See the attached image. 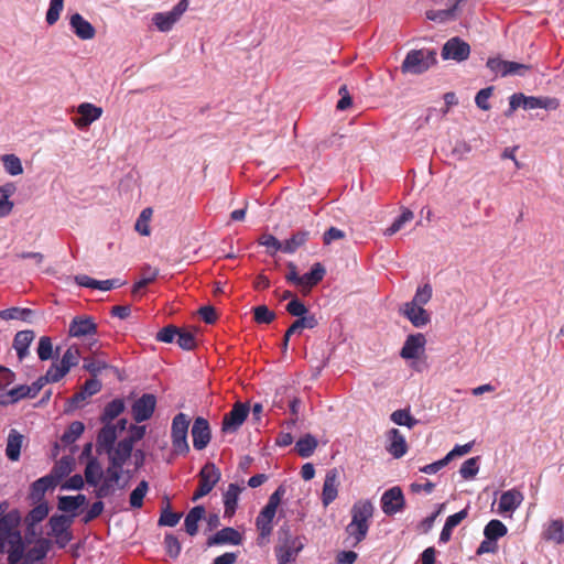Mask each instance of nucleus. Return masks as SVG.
I'll return each instance as SVG.
<instances>
[{"label": "nucleus", "instance_id": "63", "mask_svg": "<svg viewBox=\"0 0 564 564\" xmlns=\"http://www.w3.org/2000/svg\"><path fill=\"white\" fill-rule=\"evenodd\" d=\"M164 544H165L166 552L171 557L178 556L182 547H181V543H180L178 539L175 535L166 534L164 538Z\"/></svg>", "mask_w": 564, "mask_h": 564}, {"label": "nucleus", "instance_id": "12", "mask_svg": "<svg viewBox=\"0 0 564 564\" xmlns=\"http://www.w3.org/2000/svg\"><path fill=\"white\" fill-rule=\"evenodd\" d=\"M102 108L91 102H82L77 107L78 117L73 118V123L80 130L88 128L102 116Z\"/></svg>", "mask_w": 564, "mask_h": 564}, {"label": "nucleus", "instance_id": "26", "mask_svg": "<svg viewBox=\"0 0 564 564\" xmlns=\"http://www.w3.org/2000/svg\"><path fill=\"white\" fill-rule=\"evenodd\" d=\"M311 238V231L301 229L292 234V236L283 241V252L292 254L300 248L304 247Z\"/></svg>", "mask_w": 564, "mask_h": 564}, {"label": "nucleus", "instance_id": "19", "mask_svg": "<svg viewBox=\"0 0 564 564\" xmlns=\"http://www.w3.org/2000/svg\"><path fill=\"white\" fill-rule=\"evenodd\" d=\"M69 25L76 36L80 40H91L96 35L94 25L79 13L70 15Z\"/></svg>", "mask_w": 564, "mask_h": 564}, {"label": "nucleus", "instance_id": "1", "mask_svg": "<svg viewBox=\"0 0 564 564\" xmlns=\"http://www.w3.org/2000/svg\"><path fill=\"white\" fill-rule=\"evenodd\" d=\"M8 503H0V554L8 552L9 564H19L24 555V542L18 527V510L7 511Z\"/></svg>", "mask_w": 564, "mask_h": 564}, {"label": "nucleus", "instance_id": "53", "mask_svg": "<svg viewBox=\"0 0 564 564\" xmlns=\"http://www.w3.org/2000/svg\"><path fill=\"white\" fill-rule=\"evenodd\" d=\"M63 8H64V0H51L50 1V7L46 12V23L48 25H53L58 21L61 12L63 11Z\"/></svg>", "mask_w": 564, "mask_h": 564}, {"label": "nucleus", "instance_id": "27", "mask_svg": "<svg viewBox=\"0 0 564 564\" xmlns=\"http://www.w3.org/2000/svg\"><path fill=\"white\" fill-rule=\"evenodd\" d=\"M275 513L276 511L265 506L257 517L256 525L262 539H265L271 534L273 529L272 522Z\"/></svg>", "mask_w": 564, "mask_h": 564}, {"label": "nucleus", "instance_id": "21", "mask_svg": "<svg viewBox=\"0 0 564 564\" xmlns=\"http://www.w3.org/2000/svg\"><path fill=\"white\" fill-rule=\"evenodd\" d=\"M326 270L321 262L312 265L311 271L301 276L300 288L304 295L308 294L313 286L317 285L325 276Z\"/></svg>", "mask_w": 564, "mask_h": 564}, {"label": "nucleus", "instance_id": "47", "mask_svg": "<svg viewBox=\"0 0 564 564\" xmlns=\"http://www.w3.org/2000/svg\"><path fill=\"white\" fill-rule=\"evenodd\" d=\"M80 351L79 348L76 345L69 346L66 351L64 352L61 365L64 368H67V371L74 366H76L79 361Z\"/></svg>", "mask_w": 564, "mask_h": 564}, {"label": "nucleus", "instance_id": "44", "mask_svg": "<svg viewBox=\"0 0 564 564\" xmlns=\"http://www.w3.org/2000/svg\"><path fill=\"white\" fill-rule=\"evenodd\" d=\"M51 542L47 539H40L29 551L28 557L34 561H42L50 551Z\"/></svg>", "mask_w": 564, "mask_h": 564}, {"label": "nucleus", "instance_id": "32", "mask_svg": "<svg viewBox=\"0 0 564 564\" xmlns=\"http://www.w3.org/2000/svg\"><path fill=\"white\" fill-rule=\"evenodd\" d=\"M57 485V479L53 475L44 476L35 480L31 486V496L34 499H41L45 492Z\"/></svg>", "mask_w": 564, "mask_h": 564}, {"label": "nucleus", "instance_id": "30", "mask_svg": "<svg viewBox=\"0 0 564 564\" xmlns=\"http://www.w3.org/2000/svg\"><path fill=\"white\" fill-rule=\"evenodd\" d=\"M241 490L237 484H229L224 494L225 517L230 518L235 514Z\"/></svg>", "mask_w": 564, "mask_h": 564}, {"label": "nucleus", "instance_id": "14", "mask_svg": "<svg viewBox=\"0 0 564 564\" xmlns=\"http://www.w3.org/2000/svg\"><path fill=\"white\" fill-rule=\"evenodd\" d=\"M193 446L197 451L204 449L212 438L209 423L206 419L197 416L192 426Z\"/></svg>", "mask_w": 564, "mask_h": 564}, {"label": "nucleus", "instance_id": "16", "mask_svg": "<svg viewBox=\"0 0 564 564\" xmlns=\"http://www.w3.org/2000/svg\"><path fill=\"white\" fill-rule=\"evenodd\" d=\"M339 474L336 468L329 469L326 473L323 490L322 502L324 507L329 506L338 496Z\"/></svg>", "mask_w": 564, "mask_h": 564}, {"label": "nucleus", "instance_id": "43", "mask_svg": "<svg viewBox=\"0 0 564 564\" xmlns=\"http://www.w3.org/2000/svg\"><path fill=\"white\" fill-rule=\"evenodd\" d=\"M414 218L413 213L410 209H404L402 214L394 219L390 227L384 231L386 236H392L400 231L408 223Z\"/></svg>", "mask_w": 564, "mask_h": 564}, {"label": "nucleus", "instance_id": "6", "mask_svg": "<svg viewBox=\"0 0 564 564\" xmlns=\"http://www.w3.org/2000/svg\"><path fill=\"white\" fill-rule=\"evenodd\" d=\"M189 423L191 421L185 413L181 412L173 417L171 437L173 449L176 454L185 455L189 452L187 443Z\"/></svg>", "mask_w": 564, "mask_h": 564}, {"label": "nucleus", "instance_id": "64", "mask_svg": "<svg viewBox=\"0 0 564 564\" xmlns=\"http://www.w3.org/2000/svg\"><path fill=\"white\" fill-rule=\"evenodd\" d=\"M181 518H182V513L173 512L169 509H165L161 513V517L159 519V524L166 525V527H175L178 523Z\"/></svg>", "mask_w": 564, "mask_h": 564}, {"label": "nucleus", "instance_id": "29", "mask_svg": "<svg viewBox=\"0 0 564 564\" xmlns=\"http://www.w3.org/2000/svg\"><path fill=\"white\" fill-rule=\"evenodd\" d=\"M23 442V435L17 430H11L7 440L6 455L12 460L17 462L21 455V447Z\"/></svg>", "mask_w": 564, "mask_h": 564}, {"label": "nucleus", "instance_id": "9", "mask_svg": "<svg viewBox=\"0 0 564 564\" xmlns=\"http://www.w3.org/2000/svg\"><path fill=\"white\" fill-rule=\"evenodd\" d=\"M250 408L247 403L236 402L232 409L224 415L221 431L224 433H235L246 421Z\"/></svg>", "mask_w": 564, "mask_h": 564}, {"label": "nucleus", "instance_id": "38", "mask_svg": "<svg viewBox=\"0 0 564 564\" xmlns=\"http://www.w3.org/2000/svg\"><path fill=\"white\" fill-rule=\"evenodd\" d=\"M507 527L497 519H494L487 523L484 530V535L487 540H498L507 534Z\"/></svg>", "mask_w": 564, "mask_h": 564}, {"label": "nucleus", "instance_id": "50", "mask_svg": "<svg viewBox=\"0 0 564 564\" xmlns=\"http://www.w3.org/2000/svg\"><path fill=\"white\" fill-rule=\"evenodd\" d=\"M31 314H32V311L30 308L11 307V308L0 311V318H2L4 321H10V319L25 321Z\"/></svg>", "mask_w": 564, "mask_h": 564}, {"label": "nucleus", "instance_id": "62", "mask_svg": "<svg viewBox=\"0 0 564 564\" xmlns=\"http://www.w3.org/2000/svg\"><path fill=\"white\" fill-rule=\"evenodd\" d=\"M177 334L178 327L174 325H167L158 332L155 339L162 343H172Z\"/></svg>", "mask_w": 564, "mask_h": 564}, {"label": "nucleus", "instance_id": "36", "mask_svg": "<svg viewBox=\"0 0 564 564\" xmlns=\"http://www.w3.org/2000/svg\"><path fill=\"white\" fill-rule=\"evenodd\" d=\"M317 445V440L313 435L306 434L296 442L295 451L301 457L307 458L313 455Z\"/></svg>", "mask_w": 564, "mask_h": 564}, {"label": "nucleus", "instance_id": "17", "mask_svg": "<svg viewBox=\"0 0 564 564\" xmlns=\"http://www.w3.org/2000/svg\"><path fill=\"white\" fill-rule=\"evenodd\" d=\"M121 468L115 467L110 464V466L107 468L106 471V478L102 482H99V486L96 488L95 494L98 499L106 498L113 494L115 491V484H118V481L121 478Z\"/></svg>", "mask_w": 564, "mask_h": 564}, {"label": "nucleus", "instance_id": "57", "mask_svg": "<svg viewBox=\"0 0 564 564\" xmlns=\"http://www.w3.org/2000/svg\"><path fill=\"white\" fill-rule=\"evenodd\" d=\"M318 325L317 318L314 314H308L307 316L299 317L295 322H293L292 330H296L299 334L304 328L312 329Z\"/></svg>", "mask_w": 564, "mask_h": 564}, {"label": "nucleus", "instance_id": "42", "mask_svg": "<svg viewBox=\"0 0 564 564\" xmlns=\"http://www.w3.org/2000/svg\"><path fill=\"white\" fill-rule=\"evenodd\" d=\"M72 522L70 517L64 514L52 516L48 521L52 535L69 530Z\"/></svg>", "mask_w": 564, "mask_h": 564}, {"label": "nucleus", "instance_id": "18", "mask_svg": "<svg viewBox=\"0 0 564 564\" xmlns=\"http://www.w3.org/2000/svg\"><path fill=\"white\" fill-rule=\"evenodd\" d=\"M400 313L406 317L414 327H423L431 321L430 314L423 306L404 303Z\"/></svg>", "mask_w": 564, "mask_h": 564}, {"label": "nucleus", "instance_id": "33", "mask_svg": "<svg viewBox=\"0 0 564 564\" xmlns=\"http://www.w3.org/2000/svg\"><path fill=\"white\" fill-rule=\"evenodd\" d=\"M543 536L546 541H551L556 544L564 543V521L561 519L550 521Z\"/></svg>", "mask_w": 564, "mask_h": 564}, {"label": "nucleus", "instance_id": "39", "mask_svg": "<svg viewBox=\"0 0 564 564\" xmlns=\"http://www.w3.org/2000/svg\"><path fill=\"white\" fill-rule=\"evenodd\" d=\"M159 275V269L151 268L150 265H145L142 268V279L133 284L132 294L137 295L139 291L150 283H152Z\"/></svg>", "mask_w": 564, "mask_h": 564}, {"label": "nucleus", "instance_id": "48", "mask_svg": "<svg viewBox=\"0 0 564 564\" xmlns=\"http://www.w3.org/2000/svg\"><path fill=\"white\" fill-rule=\"evenodd\" d=\"M432 294V286L430 284H424L423 286L417 288L414 297L412 301L406 302V304L423 306L430 302Z\"/></svg>", "mask_w": 564, "mask_h": 564}, {"label": "nucleus", "instance_id": "5", "mask_svg": "<svg viewBox=\"0 0 564 564\" xmlns=\"http://www.w3.org/2000/svg\"><path fill=\"white\" fill-rule=\"evenodd\" d=\"M436 63L435 52L412 50L402 62L403 73L422 74Z\"/></svg>", "mask_w": 564, "mask_h": 564}, {"label": "nucleus", "instance_id": "35", "mask_svg": "<svg viewBox=\"0 0 564 564\" xmlns=\"http://www.w3.org/2000/svg\"><path fill=\"white\" fill-rule=\"evenodd\" d=\"M102 477V469L96 458H91L85 468V479L89 486L98 487Z\"/></svg>", "mask_w": 564, "mask_h": 564}, {"label": "nucleus", "instance_id": "61", "mask_svg": "<svg viewBox=\"0 0 564 564\" xmlns=\"http://www.w3.org/2000/svg\"><path fill=\"white\" fill-rule=\"evenodd\" d=\"M67 368H64L62 365L52 364L46 373L44 375L45 380L48 382H57L59 381L66 373Z\"/></svg>", "mask_w": 564, "mask_h": 564}, {"label": "nucleus", "instance_id": "45", "mask_svg": "<svg viewBox=\"0 0 564 564\" xmlns=\"http://www.w3.org/2000/svg\"><path fill=\"white\" fill-rule=\"evenodd\" d=\"M3 166L10 175H19L23 173L21 160L14 154H6L2 156Z\"/></svg>", "mask_w": 564, "mask_h": 564}, {"label": "nucleus", "instance_id": "59", "mask_svg": "<svg viewBox=\"0 0 564 564\" xmlns=\"http://www.w3.org/2000/svg\"><path fill=\"white\" fill-rule=\"evenodd\" d=\"M286 312L292 316H307V307L299 299L294 297L286 304Z\"/></svg>", "mask_w": 564, "mask_h": 564}, {"label": "nucleus", "instance_id": "2", "mask_svg": "<svg viewBox=\"0 0 564 564\" xmlns=\"http://www.w3.org/2000/svg\"><path fill=\"white\" fill-rule=\"evenodd\" d=\"M372 514L373 506L369 500H361L352 506L351 521L345 529L348 538L352 539L351 546H357L366 539Z\"/></svg>", "mask_w": 564, "mask_h": 564}, {"label": "nucleus", "instance_id": "20", "mask_svg": "<svg viewBox=\"0 0 564 564\" xmlns=\"http://www.w3.org/2000/svg\"><path fill=\"white\" fill-rule=\"evenodd\" d=\"M104 426L97 435V452L110 453L118 437L117 426L112 423H102Z\"/></svg>", "mask_w": 564, "mask_h": 564}, {"label": "nucleus", "instance_id": "41", "mask_svg": "<svg viewBox=\"0 0 564 564\" xmlns=\"http://www.w3.org/2000/svg\"><path fill=\"white\" fill-rule=\"evenodd\" d=\"M149 490L147 480H141L139 485L130 494L129 502L133 509H140L143 506V499Z\"/></svg>", "mask_w": 564, "mask_h": 564}, {"label": "nucleus", "instance_id": "34", "mask_svg": "<svg viewBox=\"0 0 564 564\" xmlns=\"http://www.w3.org/2000/svg\"><path fill=\"white\" fill-rule=\"evenodd\" d=\"M124 411V402L122 399H113L109 402L100 416L101 423H111Z\"/></svg>", "mask_w": 564, "mask_h": 564}, {"label": "nucleus", "instance_id": "54", "mask_svg": "<svg viewBox=\"0 0 564 564\" xmlns=\"http://www.w3.org/2000/svg\"><path fill=\"white\" fill-rule=\"evenodd\" d=\"M478 459V457H471L463 463L459 473L464 479H470L477 475L479 470Z\"/></svg>", "mask_w": 564, "mask_h": 564}, {"label": "nucleus", "instance_id": "58", "mask_svg": "<svg viewBox=\"0 0 564 564\" xmlns=\"http://www.w3.org/2000/svg\"><path fill=\"white\" fill-rule=\"evenodd\" d=\"M37 356H39L40 360H42V361L48 360L52 358L53 345H52V340L50 337L42 336L40 338L39 346H37Z\"/></svg>", "mask_w": 564, "mask_h": 564}, {"label": "nucleus", "instance_id": "28", "mask_svg": "<svg viewBox=\"0 0 564 564\" xmlns=\"http://www.w3.org/2000/svg\"><path fill=\"white\" fill-rule=\"evenodd\" d=\"M523 495L516 490L511 489L503 492L499 500V511L500 512H511L514 511L522 502Z\"/></svg>", "mask_w": 564, "mask_h": 564}, {"label": "nucleus", "instance_id": "8", "mask_svg": "<svg viewBox=\"0 0 564 564\" xmlns=\"http://www.w3.org/2000/svg\"><path fill=\"white\" fill-rule=\"evenodd\" d=\"M189 0H180L169 12H158L152 17V22L160 32H169L188 9Z\"/></svg>", "mask_w": 564, "mask_h": 564}, {"label": "nucleus", "instance_id": "55", "mask_svg": "<svg viewBox=\"0 0 564 564\" xmlns=\"http://www.w3.org/2000/svg\"><path fill=\"white\" fill-rule=\"evenodd\" d=\"M259 243L261 246L267 247L268 249H271L269 252L270 254H274L278 251L283 252V242H281L276 237L270 234H264L260 237Z\"/></svg>", "mask_w": 564, "mask_h": 564}, {"label": "nucleus", "instance_id": "60", "mask_svg": "<svg viewBox=\"0 0 564 564\" xmlns=\"http://www.w3.org/2000/svg\"><path fill=\"white\" fill-rule=\"evenodd\" d=\"M492 91H494V87H486V88L480 89L477 93V95L475 97V102L478 108H480L481 110L490 109V104L488 100L491 97Z\"/></svg>", "mask_w": 564, "mask_h": 564}, {"label": "nucleus", "instance_id": "46", "mask_svg": "<svg viewBox=\"0 0 564 564\" xmlns=\"http://www.w3.org/2000/svg\"><path fill=\"white\" fill-rule=\"evenodd\" d=\"M48 510L50 509L46 502L39 503L29 512L25 520L29 525H34L47 517Z\"/></svg>", "mask_w": 564, "mask_h": 564}, {"label": "nucleus", "instance_id": "31", "mask_svg": "<svg viewBox=\"0 0 564 564\" xmlns=\"http://www.w3.org/2000/svg\"><path fill=\"white\" fill-rule=\"evenodd\" d=\"M205 508L203 506H196L189 510L185 517L184 525L186 532L193 536L198 532V522L205 516Z\"/></svg>", "mask_w": 564, "mask_h": 564}, {"label": "nucleus", "instance_id": "23", "mask_svg": "<svg viewBox=\"0 0 564 564\" xmlns=\"http://www.w3.org/2000/svg\"><path fill=\"white\" fill-rule=\"evenodd\" d=\"M133 449V445H131V441L121 440L116 447L112 446L109 455L110 464L115 467H120L124 465L128 458L131 456Z\"/></svg>", "mask_w": 564, "mask_h": 564}, {"label": "nucleus", "instance_id": "4", "mask_svg": "<svg viewBox=\"0 0 564 564\" xmlns=\"http://www.w3.org/2000/svg\"><path fill=\"white\" fill-rule=\"evenodd\" d=\"M97 334L98 326L91 316L78 315L69 323L68 335L70 337L87 339V347L90 351H93L94 347L97 345V339L95 338Z\"/></svg>", "mask_w": 564, "mask_h": 564}, {"label": "nucleus", "instance_id": "10", "mask_svg": "<svg viewBox=\"0 0 564 564\" xmlns=\"http://www.w3.org/2000/svg\"><path fill=\"white\" fill-rule=\"evenodd\" d=\"M405 507V499L402 489L394 486L386 490L381 497V509L384 514L393 516Z\"/></svg>", "mask_w": 564, "mask_h": 564}, {"label": "nucleus", "instance_id": "40", "mask_svg": "<svg viewBox=\"0 0 564 564\" xmlns=\"http://www.w3.org/2000/svg\"><path fill=\"white\" fill-rule=\"evenodd\" d=\"M85 431V425L80 421H74L69 424L67 430L61 437V441L65 445H70L77 441Z\"/></svg>", "mask_w": 564, "mask_h": 564}, {"label": "nucleus", "instance_id": "24", "mask_svg": "<svg viewBox=\"0 0 564 564\" xmlns=\"http://www.w3.org/2000/svg\"><path fill=\"white\" fill-rule=\"evenodd\" d=\"M35 338V333L31 329L18 332L13 339V348L17 351L18 358L22 361L29 356V347Z\"/></svg>", "mask_w": 564, "mask_h": 564}, {"label": "nucleus", "instance_id": "37", "mask_svg": "<svg viewBox=\"0 0 564 564\" xmlns=\"http://www.w3.org/2000/svg\"><path fill=\"white\" fill-rule=\"evenodd\" d=\"M13 192L12 184L0 186V218L8 216L13 209V202L10 200Z\"/></svg>", "mask_w": 564, "mask_h": 564}, {"label": "nucleus", "instance_id": "25", "mask_svg": "<svg viewBox=\"0 0 564 564\" xmlns=\"http://www.w3.org/2000/svg\"><path fill=\"white\" fill-rule=\"evenodd\" d=\"M389 437V446L387 447L388 452L394 458H401L406 454L408 445L405 442V437L401 434L398 429H391L388 433Z\"/></svg>", "mask_w": 564, "mask_h": 564}, {"label": "nucleus", "instance_id": "49", "mask_svg": "<svg viewBox=\"0 0 564 564\" xmlns=\"http://www.w3.org/2000/svg\"><path fill=\"white\" fill-rule=\"evenodd\" d=\"M275 317V313L265 305H259L253 308V319L258 324H270Z\"/></svg>", "mask_w": 564, "mask_h": 564}, {"label": "nucleus", "instance_id": "3", "mask_svg": "<svg viewBox=\"0 0 564 564\" xmlns=\"http://www.w3.org/2000/svg\"><path fill=\"white\" fill-rule=\"evenodd\" d=\"M304 544L300 536H293L289 528H281L279 530L278 544L274 552L276 560L282 561H296L297 555L303 550Z\"/></svg>", "mask_w": 564, "mask_h": 564}, {"label": "nucleus", "instance_id": "13", "mask_svg": "<svg viewBox=\"0 0 564 564\" xmlns=\"http://www.w3.org/2000/svg\"><path fill=\"white\" fill-rule=\"evenodd\" d=\"M156 405V398L151 393H145L141 398L134 401L132 404V416L137 423L149 420Z\"/></svg>", "mask_w": 564, "mask_h": 564}, {"label": "nucleus", "instance_id": "56", "mask_svg": "<svg viewBox=\"0 0 564 564\" xmlns=\"http://www.w3.org/2000/svg\"><path fill=\"white\" fill-rule=\"evenodd\" d=\"M176 337L177 345L182 349L192 350L196 347V339L193 333L178 328V334Z\"/></svg>", "mask_w": 564, "mask_h": 564}, {"label": "nucleus", "instance_id": "52", "mask_svg": "<svg viewBox=\"0 0 564 564\" xmlns=\"http://www.w3.org/2000/svg\"><path fill=\"white\" fill-rule=\"evenodd\" d=\"M152 216V209L151 208H144L139 218L135 221V230L142 235V236H149L151 234L149 221Z\"/></svg>", "mask_w": 564, "mask_h": 564}, {"label": "nucleus", "instance_id": "22", "mask_svg": "<svg viewBox=\"0 0 564 564\" xmlns=\"http://www.w3.org/2000/svg\"><path fill=\"white\" fill-rule=\"evenodd\" d=\"M242 543V536L241 534L234 528L227 527L218 532H216L213 536L208 538L207 545H224V544H231V545H239Z\"/></svg>", "mask_w": 564, "mask_h": 564}, {"label": "nucleus", "instance_id": "11", "mask_svg": "<svg viewBox=\"0 0 564 564\" xmlns=\"http://www.w3.org/2000/svg\"><path fill=\"white\" fill-rule=\"evenodd\" d=\"M469 44L456 36L449 39L444 44L441 55L443 59H454L457 62H463L469 57Z\"/></svg>", "mask_w": 564, "mask_h": 564}, {"label": "nucleus", "instance_id": "15", "mask_svg": "<svg viewBox=\"0 0 564 564\" xmlns=\"http://www.w3.org/2000/svg\"><path fill=\"white\" fill-rule=\"evenodd\" d=\"M426 338L423 334H411L406 337L400 356L403 359H416L424 351Z\"/></svg>", "mask_w": 564, "mask_h": 564}, {"label": "nucleus", "instance_id": "7", "mask_svg": "<svg viewBox=\"0 0 564 564\" xmlns=\"http://www.w3.org/2000/svg\"><path fill=\"white\" fill-rule=\"evenodd\" d=\"M220 470L214 463H206L197 475L198 487L195 490L192 500L196 501L207 496L220 480Z\"/></svg>", "mask_w": 564, "mask_h": 564}, {"label": "nucleus", "instance_id": "51", "mask_svg": "<svg viewBox=\"0 0 564 564\" xmlns=\"http://www.w3.org/2000/svg\"><path fill=\"white\" fill-rule=\"evenodd\" d=\"M391 420L398 425H404L412 429L417 424V420L414 419L408 410H397L391 414Z\"/></svg>", "mask_w": 564, "mask_h": 564}]
</instances>
